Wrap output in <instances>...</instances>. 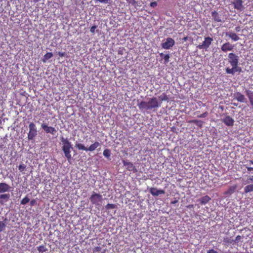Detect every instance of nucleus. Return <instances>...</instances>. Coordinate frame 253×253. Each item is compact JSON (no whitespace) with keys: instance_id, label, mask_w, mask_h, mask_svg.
Returning a JSON list of instances; mask_svg holds the SVG:
<instances>
[{"instance_id":"9","label":"nucleus","mask_w":253,"mask_h":253,"mask_svg":"<svg viewBox=\"0 0 253 253\" xmlns=\"http://www.w3.org/2000/svg\"><path fill=\"white\" fill-rule=\"evenodd\" d=\"M123 163L124 166L126 167V169L130 171H133V172H135L137 171V169L133 165V164L130 162H127L125 160H123Z\"/></svg>"},{"instance_id":"19","label":"nucleus","mask_w":253,"mask_h":253,"mask_svg":"<svg viewBox=\"0 0 253 253\" xmlns=\"http://www.w3.org/2000/svg\"><path fill=\"white\" fill-rule=\"evenodd\" d=\"M211 200V198L209 196L206 195L200 198L199 200V201L200 202L201 204L205 205L208 203Z\"/></svg>"},{"instance_id":"26","label":"nucleus","mask_w":253,"mask_h":253,"mask_svg":"<svg viewBox=\"0 0 253 253\" xmlns=\"http://www.w3.org/2000/svg\"><path fill=\"white\" fill-rule=\"evenodd\" d=\"M159 99L160 100V101H159V102H161L162 103V101H163L168 100V96L166 94L163 93L161 95H160L159 97Z\"/></svg>"},{"instance_id":"37","label":"nucleus","mask_w":253,"mask_h":253,"mask_svg":"<svg viewBox=\"0 0 253 253\" xmlns=\"http://www.w3.org/2000/svg\"><path fill=\"white\" fill-rule=\"evenodd\" d=\"M207 115H208V113L207 112H205V113H203V114L198 116V118H205V117H207Z\"/></svg>"},{"instance_id":"38","label":"nucleus","mask_w":253,"mask_h":253,"mask_svg":"<svg viewBox=\"0 0 253 253\" xmlns=\"http://www.w3.org/2000/svg\"><path fill=\"white\" fill-rule=\"evenodd\" d=\"M126 1L129 3V4H131L132 5H134L136 3L135 0H126Z\"/></svg>"},{"instance_id":"28","label":"nucleus","mask_w":253,"mask_h":253,"mask_svg":"<svg viewBox=\"0 0 253 253\" xmlns=\"http://www.w3.org/2000/svg\"><path fill=\"white\" fill-rule=\"evenodd\" d=\"M6 227V224L3 221H0V233L3 231Z\"/></svg>"},{"instance_id":"52","label":"nucleus","mask_w":253,"mask_h":253,"mask_svg":"<svg viewBox=\"0 0 253 253\" xmlns=\"http://www.w3.org/2000/svg\"><path fill=\"white\" fill-rule=\"evenodd\" d=\"M96 250H97V251H100V248H99V247L97 248H96Z\"/></svg>"},{"instance_id":"4","label":"nucleus","mask_w":253,"mask_h":253,"mask_svg":"<svg viewBox=\"0 0 253 253\" xmlns=\"http://www.w3.org/2000/svg\"><path fill=\"white\" fill-rule=\"evenodd\" d=\"M100 145L98 141H94L88 147H86L84 144L80 143H76L75 147L80 150L92 152L94 151Z\"/></svg>"},{"instance_id":"14","label":"nucleus","mask_w":253,"mask_h":253,"mask_svg":"<svg viewBox=\"0 0 253 253\" xmlns=\"http://www.w3.org/2000/svg\"><path fill=\"white\" fill-rule=\"evenodd\" d=\"M150 193L154 196H158L160 194H165V192L163 190L157 189L156 188L152 187L149 190Z\"/></svg>"},{"instance_id":"34","label":"nucleus","mask_w":253,"mask_h":253,"mask_svg":"<svg viewBox=\"0 0 253 253\" xmlns=\"http://www.w3.org/2000/svg\"><path fill=\"white\" fill-rule=\"evenodd\" d=\"M242 239V237L240 235H238L236 237L235 239L234 240V243H238L239 241Z\"/></svg>"},{"instance_id":"50","label":"nucleus","mask_w":253,"mask_h":253,"mask_svg":"<svg viewBox=\"0 0 253 253\" xmlns=\"http://www.w3.org/2000/svg\"><path fill=\"white\" fill-rule=\"evenodd\" d=\"M248 162H249L250 164L253 165V160H249Z\"/></svg>"},{"instance_id":"25","label":"nucleus","mask_w":253,"mask_h":253,"mask_svg":"<svg viewBox=\"0 0 253 253\" xmlns=\"http://www.w3.org/2000/svg\"><path fill=\"white\" fill-rule=\"evenodd\" d=\"M247 96H248L249 101L253 99V91L247 89L245 91Z\"/></svg>"},{"instance_id":"23","label":"nucleus","mask_w":253,"mask_h":253,"mask_svg":"<svg viewBox=\"0 0 253 253\" xmlns=\"http://www.w3.org/2000/svg\"><path fill=\"white\" fill-rule=\"evenodd\" d=\"M53 56L52 52H47L43 56V62H45L46 60L51 58Z\"/></svg>"},{"instance_id":"24","label":"nucleus","mask_w":253,"mask_h":253,"mask_svg":"<svg viewBox=\"0 0 253 253\" xmlns=\"http://www.w3.org/2000/svg\"><path fill=\"white\" fill-rule=\"evenodd\" d=\"M10 198L9 194H3L0 195V200H4L5 202H7Z\"/></svg>"},{"instance_id":"18","label":"nucleus","mask_w":253,"mask_h":253,"mask_svg":"<svg viewBox=\"0 0 253 253\" xmlns=\"http://www.w3.org/2000/svg\"><path fill=\"white\" fill-rule=\"evenodd\" d=\"M226 36L230 38L234 41H237L240 39L239 36L235 33L228 32L226 34Z\"/></svg>"},{"instance_id":"51","label":"nucleus","mask_w":253,"mask_h":253,"mask_svg":"<svg viewBox=\"0 0 253 253\" xmlns=\"http://www.w3.org/2000/svg\"><path fill=\"white\" fill-rule=\"evenodd\" d=\"M194 207L193 205H190L188 206V208H193Z\"/></svg>"},{"instance_id":"11","label":"nucleus","mask_w":253,"mask_h":253,"mask_svg":"<svg viewBox=\"0 0 253 253\" xmlns=\"http://www.w3.org/2000/svg\"><path fill=\"white\" fill-rule=\"evenodd\" d=\"M41 127L47 133H50L52 134H54L56 132V129L54 127L48 126L46 124H42L41 125Z\"/></svg>"},{"instance_id":"6","label":"nucleus","mask_w":253,"mask_h":253,"mask_svg":"<svg viewBox=\"0 0 253 253\" xmlns=\"http://www.w3.org/2000/svg\"><path fill=\"white\" fill-rule=\"evenodd\" d=\"M29 131L28 134V139L33 140L38 134V131L35 124L31 122L29 125Z\"/></svg>"},{"instance_id":"55","label":"nucleus","mask_w":253,"mask_h":253,"mask_svg":"<svg viewBox=\"0 0 253 253\" xmlns=\"http://www.w3.org/2000/svg\"><path fill=\"white\" fill-rule=\"evenodd\" d=\"M234 105L237 106V105L235 103L234 104Z\"/></svg>"},{"instance_id":"48","label":"nucleus","mask_w":253,"mask_h":253,"mask_svg":"<svg viewBox=\"0 0 253 253\" xmlns=\"http://www.w3.org/2000/svg\"><path fill=\"white\" fill-rule=\"evenodd\" d=\"M250 103L251 106L253 107V99L250 101Z\"/></svg>"},{"instance_id":"41","label":"nucleus","mask_w":253,"mask_h":253,"mask_svg":"<svg viewBox=\"0 0 253 253\" xmlns=\"http://www.w3.org/2000/svg\"><path fill=\"white\" fill-rule=\"evenodd\" d=\"M244 167H245L247 169L248 171H249L253 170V168L249 167L247 164L244 165Z\"/></svg>"},{"instance_id":"22","label":"nucleus","mask_w":253,"mask_h":253,"mask_svg":"<svg viewBox=\"0 0 253 253\" xmlns=\"http://www.w3.org/2000/svg\"><path fill=\"white\" fill-rule=\"evenodd\" d=\"M237 188L236 185H233L229 188L228 190L226 192V194H232L233 193Z\"/></svg>"},{"instance_id":"32","label":"nucleus","mask_w":253,"mask_h":253,"mask_svg":"<svg viewBox=\"0 0 253 253\" xmlns=\"http://www.w3.org/2000/svg\"><path fill=\"white\" fill-rule=\"evenodd\" d=\"M26 166L25 164H23L21 165H20L18 166V169L21 172H23L25 170Z\"/></svg>"},{"instance_id":"46","label":"nucleus","mask_w":253,"mask_h":253,"mask_svg":"<svg viewBox=\"0 0 253 253\" xmlns=\"http://www.w3.org/2000/svg\"><path fill=\"white\" fill-rule=\"evenodd\" d=\"M248 180H250V181H252V182H253V176H252L251 177H250L248 179Z\"/></svg>"},{"instance_id":"43","label":"nucleus","mask_w":253,"mask_h":253,"mask_svg":"<svg viewBox=\"0 0 253 253\" xmlns=\"http://www.w3.org/2000/svg\"><path fill=\"white\" fill-rule=\"evenodd\" d=\"M191 122L197 124V125H199V123H202L201 121H198V120H196L191 121Z\"/></svg>"},{"instance_id":"49","label":"nucleus","mask_w":253,"mask_h":253,"mask_svg":"<svg viewBox=\"0 0 253 253\" xmlns=\"http://www.w3.org/2000/svg\"><path fill=\"white\" fill-rule=\"evenodd\" d=\"M235 30L237 32H239L240 31V27H236L235 28Z\"/></svg>"},{"instance_id":"13","label":"nucleus","mask_w":253,"mask_h":253,"mask_svg":"<svg viewBox=\"0 0 253 253\" xmlns=\"http://www.w3.org/2000/svg\"><path fill=\"white\" fill-rule=\"evenodd\" d=\"M11 187L6 183H0V193H5L10 191Z\"/></svg>"},{"instance_id":"30","label":"nucleus","mask_w":253,"mask_h":253,"mask_svg":"<svg viewBox=\"0 0 253 253\" xmlns=\"http://www.w3.org/2000/svg\"><path fill=\"white\" fill-rule=\"evenodd\" d=\"M170 55L169 54H166L164 57V63L165 64H167L169 61Z\"/></svg>"},{"instance_id":"33","label":"nucleus","mask_w":253,"mask_h":253,"mask_svg":"<svg viewBox=\"0 0 253 253\" xmlns=\"http://www.w3.org/2000/svg\"><path fill=\"white\" fill-rule=\"evenodd\" d=\"M223 241L225 243H227L228 244H231L234 243V240H232L230 238H224Z\"/></svg>"},{"instance_id":"5","label":"nucleus","mask_w":253,"mask_h":253,"mask_svg":"<svg viewBox=\"0 0 253 253\" xmlns=\"http://www.w3.org/2000/svg\"><path fill=\"white\" fill-rule=\"evenodd\" d=\"M90 202L92 205L99 206L102 202V196L98 193L93 192L89 198Z\"/></svg>"},{"instance_id":"3","label":"nucleus","mask_w":253,"mask_h":253,"mask_svg":"<svg viewBox=\"0 0 253 253\" xmlns=\"http://www.w3.org/2000/svg\"><path fill=\"white\" fill-rule=\"evenodd\" d=\"M61 141L63 144L62 150L64 152L65 157L70 163L72 160L71 149H72V147L71 143L67 138H64L63 137L61 138Z\"/></svg>"},{"instance_id":"21","label":"nucleus","mask_w":253,"mask_h":253,"mask_svg":"<svg viewBox=\"0 0 253 253\" xmlns=\"http://www.w3.org/2000/svg\"><path fill=\"white\" fill-rule=\"evenodd\" d=\"M253 192V184L248 185L244 188V193H248Z\"/></svg>"},{"instance_id":"12","label":"nucleus","mask_w":253,"mask_h":253,"mask_svg":"<svg viewBox=\"0 0 253 253\" xmlns=\"http://www.w3.org/2000/svg\"><path fill=\"white\" fill-rule=\"evenodd\" d=\"M242 0H234L232 2L234 5V8L240 11H243L244 10V6L243 5Z\"/></svg>"},{"instance_id":"45","label":"nucleus","mask_w":253,"mask_h":253,"mask_svg":"<svg viewBox=\"0 0 253 253\" xmlns=\"http://www.w3.org/2000/svg\"><path fill=\"white\" fill-rule=\"evenodd\" d=\"M184 42H186L188 40V37H185L183 38L182 39Z\"/></svg>"},{"instance_id":"2","label":"nucleus","mask_w":253,"mask_h":253,"mask_svg":"<svg viewBox=\"0 0 253 253\" xmlns=\"http://www.w3.org/2000/svg\"><path fill=\"white\" fill-rule=\"evenodd\" d=\"M161 102H159L158 99L153 97L149 99L148 102L141 101L138 104V108L140 110H155L158 108L161 107Z\"/></svg>"},{"instance_id":"36","label":"nucleus","mask_w":253,"mask_h":253,"mask_svg":"<svg viewBox=\"0 0 253 253\" xmlns=\"http://www.w3.org/2000/svg\"><path fill=\"white\" fill-rule=\"evenodd\" d=\"M97 26L94 25L92 26L90 29V31L91 33L94 34L95 32V30L96 29Z\"/></svg>"},{"instance_id":"47","label":"nucleus","mask_w":253,"mask_h":253,"mask_svg":"<svg viewBox=\"0 0 253 253\" xmlns=\"http://www.w3.org/2000/svg\"><path fill=\"white\" fill-rule=\"evenodd\" d=\"M166 54H164L163 53H160V55L161 57L163 58H164V56Z\"/></svg>"},{"instance_id":"1","label":"nucleus","mask_w":253,"mask_h":253,"mask_svg":"<svg viewBox=\"0 0 253 253\" xmlns=\"http://www.w3.org/2000/svg\"><path fill=\"white\" fill-rule=\"evenodd\" d=\"M228 61L232 68L227 67L225 72L228 74L234 75L236 72L240 73L242 72V68L238 66L239 56L234 53H230L228 54Z\"/></svg>"},{"instance_id":"16","label":"nucleus","mask_w":253,"mask_h":253,"mask_svg":"<svg viewBox=\"0 0 253 253\" xmlns=\"http://www.w3.org/2000/svg\"><path fill=\"white\" fill-rule=\"evenodd\" d=\"M234 99L240 102H244L246 98L245 96L240 92H236L234 94Z\"/></svg>"},{"instance_id":"44","label":"nucleus","mask_w":253,"mask_h":253,"mask_svg":"<svg viewBox=\"0 0 253 253\" xmlns=\"http://www.w3.org/2000/svg\"><path fill=\"white\" fill-rule=\"evenodd\" d=\"M207 253H218L217 251L214 250L213 249H211L209 250L207 252Z\"/></svg>"},{"instance_id":"29","label":"nucleus","mask_w":253,"mask_h":253,"mask_svg":"<svg viewBox=\"0 0 253 253\" xmlns=\"http://www.w3.org/2000/svg\"><path fill=\"white\" fill-rule=\"evenodd\" d=\"M30 201V199L27 197L24 198L20 202L21 205H25Z\"/></svg>"},{"instance_id":"10","label":"nucleus","mask_w":253,"mask_h":253,"mask_svg":"<svg viewBox=\"0 0 253 253\" xmlns=\"http://www.w3.org/2000/svg\"><path fill=\"white\" fill-rule=\"evenodd\" d=\"M222 122L228 126H232L234 125V120L230 116H226L221 120Z\"/></svg>"},{"instance_id":"20","label":"nucleus","mask_w":253,"mask_h":253,"mask_svg":"<svg viewBox=\"0 0 253 253\" xmlns=\"http://www.w3.org/2000/svg\"><path fill=\"white\" fill-rule=\"evenodd\" d=\"M111 150L109 149H106L103 151V156L106 158L107 159L110 160V156H111Z\"/></svg>"},{"instance_id":"15","label":"nucleus","mask_w":253,"mask_h":253,"mask_svg":"<svg viewBox=\"0 0 253 253\" xmlns=\"http://www.w3.org/2000/svg\"><path fill=\"white\" fill-rule=\"evenodd\" d=\"M234 46L231 44L229 42L224 43L221 47V49L224 52H226L228 51H231L233 49Z\"/></svg>"},{"instance_id":"31","label":"nucleus","mask_w":253,"mask_h":253,"mask_svg":"<svg viewBox=\"0 0 253 253\" xmlns=\"http://www.w3.org/2000/svg\"><path fill=\"white\" fill-rule=\"evenodd\" d=\"M116 208V205L113 204H108L106 206L107 210L113 209Z\"/></svg>"},{"instance_id":"39","label":"nucleus","mask_w":253,"mask_h":253,"mask_svg":"<svg viewBox=\"0 0 253 253\" xmlns=\"http://www.w3.org/2000/svg\"><path fill=\"white\" fill-rule=\"evenodd\" d=\"M36 204H37V203H36V201L35 199H33V200H31L30 202V205L31 206H33L35 205Z\"/></svg>"},{"instance_id":"54","label":"nucleus","mask_w":253,"mask_h":253,"mask_svg":"<svg viewBox=\"0 0 253 253\" xmlns=\"http://www.w3.org/2000/svg\"><path fill=\"white\" fill-rule=\"evenodd\" d=\"M175 203H176V201L172 202V203H173V204H175Z\"/></svg>"},{"instance_id":"42","label":"nucleus","mask_w":253,"mask_h":253,"mask_svg":"<svg viewBox=\"0 0 253 253\" xmlns=\"http://www.w3.org/2000/svg\"><path fill=\"white\" fill-rule=\"evenodd\" d=\"M58 55L60 57H62L66 55V53L64 52H59Z\"/></svg>"},{"instance_id":"7","label":"nucleus","mask_w":253,"mask_h":253,"mask_svg":"<svg viewBox=\"0 0 253 253\" xmlns=\"http://www.w3.org/2000/svg\"><path fill=\"white\" fill-rule=\"evenodd\" d=\"M212 41V38L210 37H205L203 43L198 45L197 48L200 49H205L206 51H207Z\"/></svg>"},{"instance_id":"27","label":"nucleus","mask_w":253,"mask_h":253,"mask_svg":"<svg viewBox=\"0 0 253 253\" xmlns=\"http://www.w3.org/2000/svg\"><path fill=\"white\" fill-rule=\"evenodd\" d=\"M37 250L39 253H43L45 252L47 249L44 245H41L37 247Z\"/></svg>"},{"instance_id":"40","label":"nucleus","mask_w":253,"mask_h":253,"mask_svg":"<svg viewBox=\"0 0 253 253\" xmlns=\"http://www.w3.org/2000/svg\"><path fill=\"white\" fill-rule=\"evenodd\" d=\"M157 5V2L156 1L152 2L150 3V6L152 7H155Z\"/></svg>"},{"instance_id":"17","label":"nucleus","mask_w":253,"mask_h":253,"mask_svg":"<svg viewBox=\"0 0 253 253\" xmlns=\"http://www.w3.org/2000/svg\"><path fill=\"white\" fill-rule=\"evenodd\" d=\"M211 16L214 21L216 22H220L222 21L221 16L216 11L211 12Z\"/></svg>"},{"instance_id":"35","label":"nucleus","mask_w":253,"mask_h":253,"mask_svg":"<svg viewBox=\"0 0 253 253\" xmlns=\"http://www.w3.org/2000/svg\"><path fill=\"white\" fill-rule=\"evenodd\" d=\"M96 2H100L102 3H109L110 2V0H94Z\"/></svg>"},{"instance_id":"53","label":"nucleus","mask_w":253,"mask_h":253,"mask_svg":"<svg viewBox=\"0 0 253 253\" xmlns=\"http://www.w3.org/2000/svg\"><path fill=\"white\" fill-rule=\"evenodd\" d=\"M0 203L1 204H3V202H2V201H0Z\"/></svg>"},{"instance_id":"8","label":"nucleus","mask_w":253,"mask_h":253,"mask_svg":"<svg viewBox=\"0 0 253 253\" xmlns=\"http://www.w3.org/2000/svg\"><path fill=\"white\" fill-rule=\"evenodd\" d=\"M175 44L174 40L171 38H168L166 41L162 43V47L165 49H169Z\"/></svg>"}]
</instances>
